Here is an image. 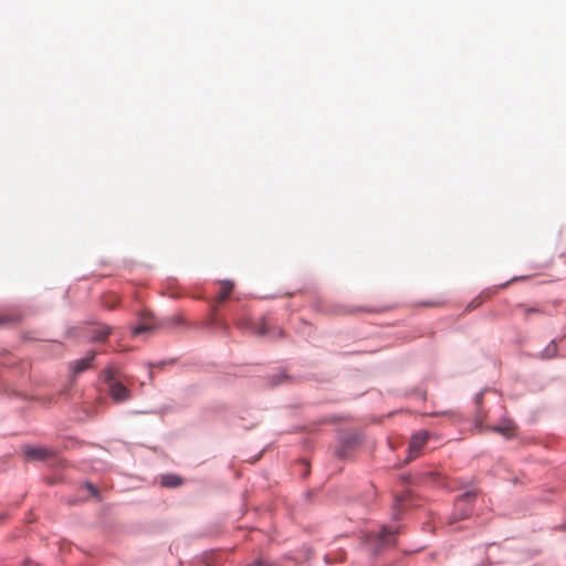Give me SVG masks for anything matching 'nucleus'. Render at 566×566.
Listing matches in <instances>:
<instances>
[{"mask_svg":"<svg viewBox=\"0 0 566 566\" xmlns=\"http://www.w3.org/2000/svg\"><path fill=\"white\" fill-rule=\"evenodd\" d=\"M282 335H283V331L281 328H275L272 337H276V336L281 337Z\"/></svg>","mask_w":566,"mask_h":566,"instance_id":"aec40b11","label":"nucleus"},{"mask_svg":"<svg viewBox=\"0 0 566 566\" xmlns=\"http://www.w3.org/2000/svg\"><path fill=\"white\" fill-rule=\"evenodd\" d=\"M289 377L284 371H280L272 376L271 378V386H277L285 381H287Z\"/></svg>","mask_w":566,"mask_h":566,"instance_id":"f8f14e48","label":"nucleus"},{"mask_svg":"<svg viewBox=\"0 0 566 566\" xmlns=\"http://www.w3.org/2000/svg\"><path fill=\"white\" fill-rule=\"evenodd\" d=\"M161 483L167 488H176L181 484V479L176 474H166L163 476Z\"/></svg>","mask_w":566,"mask_h":566,"instance_id":"1a4fd4ad","label":"nucleus"},{"mask_svg":"<svg viewBox=\"0 0 566 566\" xmlns=\"http://www.w3.org/2000/svg\"><path fill=\"white\" fill-rule=\"evenodd\" d=\"M237 325L240 327V328H243L248 325V319H242V321H239L237 323Z\"/></svg>","mask_w":566,"mask_h":566,"instance_id":"6ab92c4d","label":"nucleus"},{"mask_svg":"<svg viewBox=\"0 0 566 566\" xmlns=\"http://www.w3.org/2000/svg\"><path fill=\"white\" fill-rule=\"evenodd\" d=\"M369 312H380L382 311V308H371V310H368Z\"/></svg>","mask_w":566,"mask_h":566,"instance_id":"b1692460","label":"nucleus"},{"mask_svg":"<svg viewBox=\"0 0 566 566\" xmlns=\"http://www.w3.org/2000/svg\"><path fill=\"white\" fill-rule=\"evenodd\" d=\"M338 453H339L340 457L348 455L350 453L349 447L347 448L346 446H343Z\"/></svg>","mask_w":566,"mask_h":566,"instance_id":"f3484780","label":"nucleus"},{"mask_svg":"<svg viewBox=\"0 0 566 566\" xmlns=\"http://www.w3.org/2000/svg\"><path fill=\"white\" fill-rule=\"evenodd\" d=\"M474 499V494L471 492H467L455 501V515L458 518L467 517L472 510V500Z\"/></svg>","mask_w":566,"mask_h":566,"instance_id":"39448f33","label":"nucleus"},{"mask_svg":"<svg viewBox=\"0 0 566 566\" xmlns=\"http://www.w3.org/2000/svg\"><path fill=\"white\" fill-rule=\"evenodd\" d=\"M442 304V302H430V303H424V305H428V306H440Z\"/></svg>","mask_w":566,"mask_h":566,"instance_id":"4be33fe9","label":"nucleus"},{"mask_svg":"<svg viewBox=\"0 0 566 566\" xmlns=\"http://www.w3.org/2000/svg\"><path fill=\"white\" fill-rule=\"evenodd\" d=\"M475 402H476V405H478V406H480V405H481V402H482V394H479V395L476 396V398H475Z\"/></svg>","mask_w":566,"mask_h":566,"instance_id":"5701e85b","label":"nucleus"},{"mask_svg":"<svg viewBox=\"0 0 566 566\" xmlns=\"http://www.w3.org/2000/svg\"><path fill=\"white\" fill-rule=\"evenodd\" d=\"M23 566H39V565L32 560H25Z\"/></svg>","mask_w":566,"mask_h":566,"instance_id":"412c9836","label":"nucleus"},{"mask_svg":"<svg viewBox=\"0 0 566 566\" xmlns=\"http://www.w3.org/2000/svg\"><path fill=\"white\" fill-rule=\"evenodd\" d=\"M24 455L28 460L45 461L55 458L56 453L53 449L46 447H27Z\"/></svg>","mask_w":566,"mask_h":566,"instance_id":"20e7f679","label":"nucleus"},{"mask_svg":"<svg viewBox=\"0 0 566 566\" xmlns=\"http://www.w3.org/2000/svg\"><path fill=\"white\" fill-rule=\"evenodd\" d=\"M233 283L230 281H223L221 282L220 286V294H219V302H223L227 300L232 292Z\"/></svg>","mask_w":566,"mask_h":566,"instance_id":"9d476101","label":"nucleus"},{"mask_svg":"<svg viewBox=\"0 0 566 566\" xmlns=\"http://www.w3.org/2000/svg\"><path fill=\"white\" fill-rule=\"evenodd\" d=\"M359 311H366V308H359ZM355 312H358V308H355Z\"/></svg>","mask_w":566,"mask_h":566,"instance_id":"a878e982","label":"nucleus"},{"mask_svg":"<svg viewBox=\"0 0 566 566\" xmlns=\"http://www.w3.org/2000/svg\"><path fill=\"white\" fill-rule=\"evenodd\" d=\"M111 334V327L108 326H99L92 329V333L90 335V340L92 342H99L104 340L108 337Z\"/></svg>","mask_w":566,"mask_h":566,"instance_id":"6e6552de","label":"nucleus"},{"mask_svg":"<svg viewBox=\"0 0 566 566\" xmlns=\"http://www.w3.org/2000/svg\"><path fill=\"white\" fill-rule=\"evenodd\" d=\"M395 531L381 527L379 531L361 532V547L371 554L394 544Z\"/></svg>","mask_w":566,"mask_h":566,"instance_id":"f257e3e1","label":"nucleus"},{"mask_svg":"<svg viewBox=\"0 0 566 566\" xmlns=\"http://www.w3.org/2000/svg\"><path fill=\"white\" fill-rule=\"evenodd\" d=\"M485 419V412L482 409L476 411V426L482 430V422Z\"/></svg>","mask_w":566,"mask_h":566,"instance_id":"2eb2a0df","label":"nucleus"},{"mask_svg":"<svg viewBox=\"0 0 566 566\" xmlns=\"http://www.w3.org/2000/svg\"><path fill=\"white\" fill-rule=\"evenodd\" d=\"M250 566H273V565L270 562H266V560H264L262 558H258Z\"/></svg>","mask_w":566,"mask_h":566,"instance_id":"dca6fc26","label":"nucleus"},{"mask_svg":"<svg viewBox=\"0 0 566 566\" xmlns=\"http://www.w3.org/2000/svg\"><path fill=\"white\" fill-rule=\"evenodd\" d=\"M475 302H476L475 300H472V304H471V305H472V306H474L473 304H474ZM479 304H480V303H476V305H475V306H478Z\"/></svg>","mask_w":566,"mask_h":566,"instance_id":"393cba45","label":"nucleus"},{"mask_svg":"<svg viewBox=\"0 0 566 566\" xmlns=\"http://www.w3.org/2000/svg\"><path fill=\"white\" fill-rule=\"evenodd\" d=\"M151 329H153V325L151 324L143 323V324H139L136 327H134L133 334L135 336H137V335H139L142 333L149 332Z\"/></svg>","mask_w":566,"mask_h":566,"instance_id":"ddd939ff","label":"nucleus"},{"mask_svg":"<svg viewBox=\"0 0 566 566\" xmlns=\"http://www.w3.org/2000/svg\"><path fill=\"white\" fill-rule=\"evenodd\" d=\"M86 486L90 490V492L92 493V495H97V489L93 484L87 483Z\"/></svg>","mask_w":566,"mask_h":566,"instance_id":"a211bd4d","label":"nucleus"},{"mask_svg":"<svg viewBox=\"0 0 566 566\" xmlns=\"http://www.w3.org/2000/svg\"><path fill=\"white\" fill-rule=\"evenodd\" d=\"M107 380L111 382L108 394L115 402H123L130 398L129 389L120 381L112 380L111 374L107 375Z\"/></svg>","mask_w":566,"mask_h":566,"instance_id":"f03ea898","label":"nucleus"},{"mask_svg":"<svg viewBox=\"0 0 566 566\" xmlns=\"http://www.w3.org/2000/svg\"><path fill=\"white\" fill-rule=\"evenodd\" d=\"M428 439H429V432L424 431V430L418 431L411 437V439L409 441V448H408V450H409L408 460L409 461L416 459L420 454V451L423 448V446L427 443Z\"/></svg>","mask_w":566,"mask_h":566,"instance_id":"7ed1b4c3","label":"nucleus"},{"mask_svg":"<svg viewBox=\"0 0 566 566\" xmlns=\"http://www.w3.org/2000/svg\"><path fill=\"white\" fill-rule=\"evenodd\" d=\"M95 355H96L95 352H90L86 354L85 357L75 360L72 364L73 373L80 374V373H83L84 370H86L91 366V363L95 358Z\"/></svg>","mask_w":566,"mask_h":566,"instance_id":"423d86ee","label":"nucleus"},{"mask_svg":"<svg viewBox=\"0 0 566 566\" xmlns=\"http://www.w3.org/2000/svg\"><path fill=\"white\" fill-rule=\"evenodd\" d=\"M493 432H497L506 438H510L514 434L516 429L515 423L512 420H504L502 423L497 426L489 427Z\"/></svg>","mask_w":566,"mask_h":566,"instance_id":"0eeeda50","label":"nucleus"},{"mask_svg":"<svg viewBox=\"0 0 566 566\" xmlns=\"http://www.w3.org/2000/svg\"><path fill=\"white\" fill-rule=\"evenodd\" d=\"M254 331L259 336L270 335L269 321L266 318H263L262 322L258 326H255Z\"/></svg>","mask_w":566,"mask_h":566,"instance_id":"9b49d317","label":"nucleus"},{"mask_svg":"<svg viewBox=\"0 0 566 566\" xmlns=\"http://www.w3.org/2000/svg\"><path fill=\"white\" fill-rule=\"evenodd\" d=\"M117 303H118V297L114 294L107 295L104 301L105 306H107L109 308L115 307Z\"/></svg>","mask_w":566,"mask_h":566,"instance_id":"4468645a","label":"nucleus"}]
</instances>
